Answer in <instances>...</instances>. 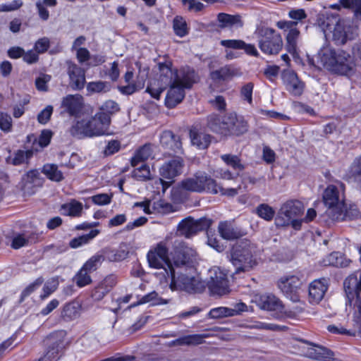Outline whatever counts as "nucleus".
Listing matches in <instances>:
<instances>
[{"instance_id": "3", "label": "nucleus", "mask_w": 361, "mask_h": 361, "mask_svg": "<svg viewBox=\"0 0 361 361\" xmlns=\"http://www.w3.org/2000/svg\"><path fill=\"white\" fill-rule=\"evenodd\" d=\"M111 118L104 113H97L94 116L77 121L69 130L71 135L81 138L94 137L106 133Z\"/></svg>"}, {"instance_id": "2", "label": "nucleus", "mask_w": 361, "mask_h": 361, "mask_svg": "<svg viewBox=\"0 0 361 361\" xmlns=\"http://www.w3.org/2000/svg\"><path fill=\"white\" fill-rule=\"evenodd\" d=\"M197 81V76L194 69L188 66L181 68L174 82L169 85L170 88L165 99L166 106L174 108L180 104L185 97V90L191 88Z\"/></svg>"}, {"instance_id": "40", "label": "nucleus", "mask_w": 361, "mask_h": 361, "mask_svg": "<svg viewBox=\"0 0 361 361\" xmlns=\"http://www.w3.org/2000/svg\"><path fill=\"white\" fill-rule=\"evenodd\" d=\"M42 173L53 181L59 182L63 179V173L59 170L58 166L54 164H45Z\"/></svg>"}, {"instance_id": "47", "label": "nucleus", "mask_w": 361, "mask_h": 361, "mask_svg": "<svg viewBox=\"0 0 361 361\" xmlns=\"http://www.w3.org/2000/svg\"><path fill=\"white\" fill-rule=\"evenodd\" d=\"M35 152V150L33 149L31 145H29V147L25 151L18 150L13 159V164L14 165H20L23 163H27Z\"/></svg>"}, {"instance_id": "53", "label": "nucleus", "mask_w": 361, "mask_h": 361, "mask_svg": "<svg viewBox=\"0 0 361 361\" xmlns=\"http://www.w3.org/2000/svg\"><path fill=\"white\" fill-rule=\"evenodd\" d=\"M109 90V83L104 81L90 82L87 85V90L91 93L106 92Z\"/></svg>"}, {"instance_id": "51", "label": "nucleus", "mask_w": 361, "mask_h": 361, "mask_svg": "<svg viewBox=\"0 0 361 361\" xmlns=\"http://www.w3.org/2000/svg\"><path fill=\"white\" fill-rule=\"evenodd\" d=\"M90 274V271L82 267L74 277V281L77 286L79 287H83L90 284L92 282Z\"/></svg>"}, {"instance_id": "19", "label": "nucleus", "mask_w": 361, "mask_h": 361, "mask_svg": "<svg viewBox=\"0 0 361 361\" xmlns=\"http://www.w3.org/2000/svg\"><path fill=\"white\" fill-rule=\"evenodd\" d=\"M281 78L286 90L293 96L302 94L305 84L298 77L297 74L290 70H284Z\"/></svg>"}, {"instance_id": "11", "label": "nucleus", "mask_w": 361, "mask_h": 361, "mask_svg": "<svg viewBox=\"0 0 361 361\" xmlns=\"http://www.w3.org/2000/svg\"><path fill=\"white\" fill-rule=\"evenodd\" d=\"M66 334L63 331L51 333L45 340L47 350L38 361H57L65 347Z\"/></svg>"}, {"instance_id": "18", "label": "nucleus", "mask_w": 361, "mask_h": 361, "mask_svg": "<svg viewBox=\"0 0 361 361\" xmlns=\"http://www.w3.org/2000/svg\"><path fill=\"white\" fill-rule=\"evenodd\" d=\"M69 86L73 90H82L85 85V71L71 61H66Z\"/></svg>"}, {"instance_id": "14", "label": "nucleus", "mask_w": 361, "mask_h": 361, "mask_svg": "<svg viewBox=\"0 0 361 361\" xmlns=\"http://www.w3.org/2000/svg\"><path fill=\"white\" fill-rule=\"evenodd\" d=\"M147 259L151 267L161 269V274L164 278H166L167 274L164 271H169L167 264L169 263V250L164 243H159L154 250H151L147 254Z\"/></svg>"}, {"instance_id": "64", "label": "nucleus", "mask_w": 361, "mask_h": 361, "mask_svg": "<svg viewBox=\"0 0 361 361\" xmlns=\"http://www.w3.org/2000/svg\"><path fill=\"white\" fill-rule=\"evenodd\" d=\"M51 80V76L47 74H43L36 78L35 86L39 91L46 92L48 90L47 82Z\"/></svg>"}, {"instance_id": "61", "label": "nucleus", "mask_w": 361, "mask_h": 361, "mask_svg": "<svg viewBox=\"0 0 361 361\" xmlns=\"http://www.w3.org/2000/svg\"><path fill=\"white\" fill-rule=\"evenodd\" d=\"M121 148V142L117 140H111L107 142L103 154L105 157L111 156L118 152Z\"/></svg>"}, {"instance_id": "23", "label": "nucleus", "mask_w": 361, "mask_h": 361, "mask_svg": "<svg viewBox=\"0 0 361 361\" xmlns=\"http://www.w3.org/2000/svg\"><path fill=\"white\" fill-rule=\"evenodd\" d=\"M353 326L352 329H346L342 326H337L335 325H329L327 327L329 331L338 334H345L350 336H358L361 338V307H357V312H353Z\"/></svg>"}, {"instance_id": "42", "label": "nucleus", "mask_w": 361, "mask_h": 361, "mask_svg": "<svg viewBox=\"0 0 361 361\" xmlns=\"http://www.w3.org/2000/svg\"><path fill=\"white\" fill-rule=\"evenodd\" d=\"M248 123L243 116L235 114L233 125L231 126L230 135H240L248 130Z\"/></svg>"}, {"instance_id": "6", "label": "nucleus", "mask_w": 361, "mask_h": 361, "mask_svg": "<svg viewBox=\"0 0 361 361\" xmlns=\"http://www.w3.org/2000/svg\"><path fill=\"white\" fill-rule=\"evenodd\" d=\"M195 251L188 247L186 243L180 240H176L173 243V251L171 253L169 263L167 264L169 271H176V269H184L185 271H194L193 262Z\"/></svg>"}, {"instance_id": "7", "label": "nucleus", "mask_w": 361, "mask_h": 361, "mask_svg": "<svg viewBox=\"0 0 361 361\" xmlns=\"http://www.w3.org/2000/svg\"><path fill=\"white\" fill-rule=\"evenodd\" d=\"M164 271L168 277L171 278L170 288L171 290H184L189 293H201L204 289V284L197 276L190 274L180 273L176 278V271Z\"/></svg>"}, {"instance_id": "44", "label": "nucleus", "mask_w": 361, "mask_h": 361, "mask_svg": "<svg viewBox=\"0 0 361 361\" xmlns=\"http://www.w3.org/2000/svg\"><path fill=\"white\" fill-rule=\"evenodd\" d=\"M116 283V277L114 276H109L104 280L103 283L95 288L94 292L93 293L92 295L97 300L101 299L105 294V293L108 292L109 289L104 290V286H106L109 288H112L114 286H115Z\"/></svg>"}, {"instance_id": "1", "label": "nucleus", "mask_w": 361, "mask_h": 361, "mask_svg": "<svg viewBox=\"0 0 361 361\" xmlns=\"http://www.w3.org/2000/svg\"><path fill=\"white\" fill-rule=\"evenodd\" d=\"M317 23L324 36L329 37L331 35L332 39L337 44H344L357 35L356 27L351 25L349 21L338 19L335 16H319Z\"/></svg>"}, {"instance_id": "8", "label": "nucleus", "mask_w": 361, "mask_h": 361, "mask_svg": "<svg viewBox=\"0 0 361 361\" xmlns=\"http://www.w3.org/2000/svg\"><path fill=\"white\" fill-rule=\"evenodd\" d=\"M302 204L298 200H288L284 202L275 219L277 226H285L290 224L294 228L298 226L297 219L303 213Z\"/></svg>"}, {"instance_id": "22", "label": "nucleus", "mask_w": 361, "mask_h": 361, "mask_svg": "<svg viewBox=\"0 0 361 361\" xmlns=\"http://www.w3.org/2000/svg\"><path fill=\"white\" fill-rule=\"evenodd\" d=\"M247 311V306L243 302H238L232 307H219L212 309L208 316L211 319H222L224 317H234Z\"/></svg>"}, {"instance_id": "4", "label": "nucleus", "mask_w": 361, "mask_h": 361, "mask_svg": "<svg viewBox=\"0 0 361 361\" xmlns=\"http://www.w3.org/2000/svg\"><path fill=\"white\" fill-rule=\"evenodd\" d=\"M319 57L323 66L335 73L349 76L354 73L353 58L346 52L325 49L319 54Z\"/></svg>"}, {"instance_id": "31", "label": "nucleus", "mask_w": 361, "mask_h": 361, "mask_svg": "<svg viewBox=\"0 0 361 361\" xmlns=\"http://www.w3.org/2000/svg\"><path fill=\"white\" fill-rule=\"evenodd\" d=\"M218 229L221 236L226 240H234L241 236L240 231L231 221L220 222Z\"/></svg>"}, {"instance_id": "36", "label": "nucleus", "mask_w": 361, "mask_h": 361, "mask_svg": "<svg viewBox=\"0 0 361 361\" xmlns=\"http://www.w3.org/2000/svg\"><path fill=\"white\" fill-rule=\"evenodd\" d=\"M237 75H238V70L230 66H225L210 73L211 78L215 82L226 80Z\"/></svg>"}, {"instance_id": "5", "label": "nucleus", "mask_w": 361, "mask_h": 361, "mask_svg": "<svg viewBox=\"0 0 361 361\" xmlns=\"http://www.w3.org/2000/svg\"><path fill=\"white\" fill-rule=\"evenodd\" d=\"M254 251L253 245L247 240L238 242L233 247L231 262L235 267L234 274L250 271L257 265Z\"/></svg>"}, {"instance_id": "24", "label": "nucleus", "mask_w": 361, "mask_h": 361, "mask_svg": "<svg viewBox=\"0 0 361 361\" xmlns=\"http://www.w3.org/2000/svg\"><path fill=\"white\" fill-rule=\"evenodd\" d=\"M333 210H329V213L331 214V221L329 222L353 220L358 218L360 212L355 205H350L347 207L346 204L343 206L336 212L334 213Z\"/></svg>"}, {"instance_id": "60", "label": "nucleus", "mask_w": 361, "mask_h": 361, "mask_svg": "<svg viewBox=\"0 0 361 361\" xmlns=\"http://www.w3.org/2000/svg\"><path fill=\"white\" fill-rule=\"evenodd\" d=\"M59 285V282L57 279H51L49 280L44 286L43 288V294L41 295V298L44 299L47 297H48L50 294H51L53 292H54Z\"/></svg>"}, {"instance_id": "9", "label": "nucleus", "mask_w": 361, "mask_h": 361, "mask_svg": "<svg viewBox=\"0 0 361 361\" xmlns=\"http://www.w3.org/2000/svg\"><path fill=\"white\" fill-rule=\"evenodd\" d=\"M256 34L259 37V47L264 54H277L282 49V38L274 30L259 27L256 30Z\"/></svg>"}, {"instance_id": "54", "label": "nucleus", "mask_w": 361, "mask_h": 361, "mask_svg": "<svg viewBox=\"0 0 361 361\" xmlns=\"http://www.w3.org/2000/svg\"><path fill=\"white\" fill-rule=\"evenodd\" d=\"M222 117L216 114H212L207 118V126L213 131L221 134Z\"/></svg>"}, {"instance_id": "37", "label": "nucleus", "mask_w": 361, "mask_h": 361, "mask_svg": "<svg viewBox=\"0 0 361 361\" xmlns=\"http://www.w3.org/2000/svg\"><path fill=\"white\" fill-rule=\"evenodd\" d=\"M81 305L77 301H72L65 305L61 311V317L66 321H71L80 317Z\"/></svg>"}, {"instance_id": "59", "label": "nucleus", "mask_w": 361, "mask_h": 361, "mask_svg": "<svg viewBox=\"0 0 361 361\" xmlns=\"http://www.w3.org/2000/svg\"><path fill=\"white\" fill-rule=\"evenodd\" d=\"M44 281V279L42 277L37 279L33 283L30 284L27 287H26L22 292L20 302H23L25 298L30 295L32 292H34L38 287H39Z\"/></svg>"}, {"instance_id": "28", "label": "nucleus", "mask_w": 361, "mask_h": 361, "mask_svg": "<svg viewBox=\"0 0 361 361\" xmlns=\"http://www.w3.org/2000/svg\"><path fill=\"white\" fill-rule=\"evenodd\" d=\"M51 137L52 133L49 130H42L38 140L35 135H29L27 137L26 147L28 148L31 144L33 149L38 152L49 144Z\"/></svg>"}, {"instance_id": "27", "label": "nucleus", "mask_w": 361, "mask_h": 361, "mask_svg": "<svg viewBox=\"0 0 361 361\" xmlns=\"http://www.w3.org/2000/svg\"><path fill=\"white\" fill-rule=\"evenodd\" d=\"M332 9L340 11L341 8L350 9L353 13V20L361 23V0H339L338 3L329 6Z\"/></svg>"}, {"instance_id": "58", "label": "nucleus", "mask_w": 361, "mask_h": 361, "mask_svg": "<svg viewBox=\"0 0 361 361\" xmlns=\"http://www.w3.org/2000/svg\"><path fill=\"white\" fill-rule=\"evenodd\" d=\"M119 109V106L116 102L108 100L100 107L101 111L99 113H104L111 117V115L118 112Z\"/></svg>"}, {"instance_id": "46", "label": "nucleus", "mask_w": 361, "mask_h": 361, "mask_svg": "<svg viewBox=\"0 0 361 361\" xmlns=\"http://www.w3.org/2000/svg\"><path fill=\"white\" fill-rule=\"evenodd\" d=\"M42 179L39 177V173L37 170L30 171L27 175L25 183V188H30L32 186L39 187L42 185Z\"/></svg>"}, {"instance_id": "26", "label": "nucleus", "mask_w": 361, "mask_h": 361, "mask_svg": "<svg viewBox=\"0 0 361 361\" xmlns=\"http://www.w3.org/2000/svg\"><path fill=\"white\" fill-rule=\"evenodd\" d=\"M61 106L70 115L75 116L83 107V97L80 94H69L63 99Z\"/></svg>"}, {"instance_id": "63", "label": "nucleus", "mask_w": 361, "mask_h": 361, "mask_svg": "<svg viewBox=\"0 0 361 361\" xmlns=\"http://www.w3.org/2000/svg\"><path fill=\"white\" fill-rule=\"evenodd\" d=\"M0 128L7 133L11 130L12 118L8 114L0 112Z\"/></svg>"}, {"instance_id": "48", "label": "nucleus", "mask_w": 361, "mask_h": 361, "mask_svg": "<svg viewBox=\"0 0 361 361\" xmlns=\"http://www.w3.org/2000/svg\"><path fill=\"white\" fill-rule=\"evenodd\" d=\"M221 158L228 166H230L234 170L243 171L245 169L240 158L236 155L223 154Z\"/></svg>"}, {"instance_id": "39", "label": "nucleus", "mask_w": 361, "mask_h": 361, "mask_svg": "<svg viewBox=\"0 0 361 361\" xmlns=\"http://www.w3.org/2000/svg\"><path fill=\"white\" fill-rule=\"evenodd\" d=\"M219 21L222 23V27H234L235 28L242 27L243 22L239 15H229L226 13H219L218 15Z\"/></svg>"}, {"instance_id": "15", "label": "nucleus", "mask_w": 361, "mask_h": 361, "mask_svg": "<svg viewBox=\"0 0 361 361\" xmlns=\"http://www.w3.org/2000/svg\"><path fill=\"white\" fill-rule=\"evenodd\" d=\"M207 286L213 295H224L229 292L226 274L219 267L209 270Z\"/></svg>"}, {"instance_id": "17", "label": "nucleus", "mask_w": 361, "mask_h": 361, "mask_svg": "<svg viewBox=\"0 0 361 361\" xmlns=\"http://www.w3.org/2000/svg\"><path fill=\"white\" fill-rule=\"evenodd\" d=\"M183 167V159L180 157H175L165 162L159 169L160 175L163 178L168 179L170 182H166L159 179L160 183L163 186V190L169 186V183L173 182V179L182 173Z\"/></svg>"}, {"instance_id": "29", "label": "nucleus", "mask_w": 361, "mask_h": 361, "mask_svg": "<svg viewBox=\"0 0 361 361\" xmlns=\"http://www.w3.org/2000/svg\"><path fill=\"white\" fill-rule=\"evenodd\" d=\"M124 80L126 85L118 87L120 92L124 94H132L143 88L145 85L143 80L137 78L135 82L133 81V72L131 71H128L126 73Z\"/></svg>"}, {"instance_id": "57", "label": "nucleus", "mask_w": 361, "mask_h": 361, "mask_svg": "<svg viewBox=\"0 0 361 361\" xmlns=\"http://www.w3.org/2000/svg\"><path fill=\"white\" fill-rule=\"evenodd\" d=\"M104 259V257L102 255H94L85 262L82 267L91 273L97 269L98 266L102 264Z\"/></svg>"}, {"instance_id": "12", "label": "nucleus", "mask_w": 361, "mask_h": 361, "mask_svg": "<svg viewBox=\"0 0 361 361\" xmlns=\"http://www.w3.org/2000/svg\"><path fill=\"white\" fill-rule=\"evenodd\" d=\"M212 224V220L207 217L195 219L192 216H188L178 224L177 233L190 238L198 232L208 229Z\"/></svg>"}, {"instance_id": "38", "label": "nucleus", "mask_w": 361, "mask_h": 361, "mask_svg": "<svg viewBox=\"0 0 361 361\" xmlns=\"http://www.w3.org/2000/svg\"><path fill=\"white\" fill-rule=\"evenodd\" d=\"M258 305L261 309L267 311H275L281 307V301L273 295H262Z\"/></svg>"}, {"instance_id": "55", "label": "nucleus", "mask_w": 361, "mask_h": 361, "mask_svg": "<svg viewBox=\"0 0 361 361\" xmlns=\"http://www.w3.org/2000/svg\"><path fill=\"white\" fill-rule=\"evenodd\" d=\"M235 114L230 113L222 116V125L221 134L230 135L231 126L233 125Z\"/></svg>"}, {"instance_id": "49", "label": "nucleus", "mask_w": 361, "mask_h": 361, "mask_svg": "<svg viewBox=\"0 0 361 361\" xmlns=\"http://www.w3.org/2000/svg\"><path fill=\"white\" fill-rule=\"evenodd\" d=\"M257 214L262 219L269 221L275 214L274 209L267 204H261L256 208Z\"/></svg>"}, {"instance_id": "13", "label": "nucleus", "mask_w": 361, "mask_h": 361, "mask_svg": "<svg viewBox=\"0 0 361 361\" xmlns=\"http://www.w3.org/2000/svg\"><path fill=\"white\" fill-rule=\"evenodd\" d=\"M323 200L326 207L324 218L329 223L331 221V214L329 213V211L331 209L334 212V213H337L345 204L343 194L341 192L336 185H330L324 192Z\"/></svg>"}, {"instance_id": "32", "label": "nucleus", "mask_w": 361, "mask_h": 361, "mask_svg": "<svg viewBox=\"0 0 361 361\" xmlns=\"http://www.w3.org/2000/svg\"><path fill=\"white\" fill-rule=\"evenodd\" d=\"M190 137L192 145L200 149H207L211 142L212 138L211 135L199 132L195 128L190 129Z\"/></svg>"}, {"instance_id": "33", "label": "nucleus", "mask_w": 361, "mask_h": 361, "mask_svg": "<svg viewBox=\"0 0 361 361\" xmlns=\"http://www.w3.org/2000/svg\"><path fill=\"white\" fill-rule=\"evenodd\" d=\"M160 143L165 148L170 149L176 152L181 147L179 137L175 135L170 130H165L161 134Z\"/></svg>"}, {"instance_id": "56", "label": "nucleus", "mask_w": 361, "mask_h": 361, "mask_svg": "<svg viewBox=\"0 0 361 361\" xmlns=\"http://www.w3.org/2000/svg\"><path fill=\"white\" fill-rule=\"evenodd\" d=\"M173 30L179 37H183L188 34L186 22L181 17H176L173 20Z\"/></svg>"}, {"instance_id": "30", "label": "nucleus", "mask_w": 361, "mask_h": 361, "mask_svg": "<svg viewBox=\"0 0 361 361\" xmlns=\"http://www.w3.org/2000/svg\"><path fill=\"white\" fill-rule=\"evenodd\" d=\"M157 66L160 73L159 80L162 85L166 86L173 82L176 75L180 73V69L175 71L172 70V63L169 61L159 63Z\"/></svg>"}, {"instance_id": "34", "label": "nucleus", "mask_w": 361, "mask_h": 361, "mask_svg": "<svg viewBox=\"0 0 361 361\" xmlns=\"http://www.w3.org/2000/svg\"><path fill=\"white\" fill-rule=\"evenodd\" d=\"M209 334H191L180 337L176 339L178 346H193L198 345L204 343V338L210 337Z\"/></svg>"}, {"instance_id": "43", "label": "nucleus", "mask_w": 361, "mask_h": 361, "mask_svg": "<svg viewBox=\"0 0 361 361\" xmlns=\"http://www.w3.org/2000/svg\"><path fill=\"white\" fill-rule=\"evenodd\" d=\"M99 233L97 229L92 230L89 233L75 238L70 241V246L72 248H77L82 245L88 243L92 239Z\"/></svg>"}, {"instance_id": "52", "label": "nucleus", "mask_w": 361, "mask_h": 361, "mask_svg": "<svg viewBox=\"0 0 361 361\" xmlns=\"http://www.w3.org/2000/svg\"><path fill=\"white\" fill-rule=\"evenodd\" d=\"M133 174L135 178L140 180H147L151 178L149 166L142 162L140 166L134 169Z\"/></svg>"}, {"instance_id": "16", "label": "nucleus", "mask_w": 361, "mask_h": 361, "mask_svg": "<svg viewBox=\"0 0 361 361\" xmlns=\"http://www.w3.org/2000/svg\"><path fill=\"white\" fill-rule=\"evenodd\" d=\"M298 341L308 345L302 348L301 350L303 356L319 361L334 360V353L332 350L302 338L298 339Z\"/></svg>"}, {"instance_id": "20", "label": "nucleus", "mask_w": 361, "mask_h": 361, "mask_svg": "<svg viewBox=\"0 0 361 361\" xmlns=\"http://www.w3.org/2000/svg\"><path fill=\"white\" fill-rule=\"evenodd\" d=\"M297 24V22L293 21H279L277 23L278 27L288 31L286 35V47L288 52L293 56L296 54L297 40L300 35L299 30L295 27Z\"/></svg>"}, {"instance_id": "35", "label": "nucleus", "mask_w": 361, "mask_h": 361, "mask_svg": "<svg viewBox=\"0 0 361 361\" xmlns=\"http://www.w3.org/2000/svg\"><path fill=\"white\" fill-rule=\"evenodd\" d=\"M350 260L346 259L342 253L333 252L323 259L324 266H334L337 267H345L349 265Z\"/></svg>"}, {"instance_id": "21", "label": "nucleus", "mask_w": 361, "mask_h": 361, "mask_svg": "<svg viewBox=\"0 0 361 361\" xmlns=\"http://www.w3.org/2000/svg\"><path fill=\"white\" fill-rule=\"evenodd\" d=\"M300 285L301 281L300 279L293 275L281 277L278 283V286L281 290L293 301L298 300L296 293Z\"/></svg>"}, {"instance_id": "10", "label": "nucleus", "mask_w": 361, "mask_h": 361, "mask_svg": "<svg viewBox=\"0 0 361 361\" xmlns=\"http://www.w3.org/2000/svg\"><path fill=\"white\" fill-rule=\"evenodd\" d=\"M180 187L187 191L216 193L215 180L204 172H197L192 177L183 179Z\"/></svg>"}, {"instance_id": "25", "label": "nucleus", "mask_w": 361, "mask_h": 361, "mask_svg": "<svg viewBox=\"0 0 361 361\" xmlns=\"http://www.w3.org/2000/svg\"><path fill=\"white\" fill-rule=\"evenodd\" d=\"M327 290L325 279L314 280L309 286V300L312 303H319L324 298Z\"/></svg>"}, {"instance_id": "41", "label": "nucleus", "mask_w": 361, "mask_h": 361, "mask_svg": "<svg viewBox=\"0 0 361 361\" xmlns=\"http://www.w3.org/2000/svg\"><path fill=\"white\" fill-rule=\"evenodd\" d=\"M152 149L149 145H145L140 148L135 155L131 159V164L133 166L136 167L140 162H143L151 157Z\"/></svg>"}, {"instance_id": "50", "label": "nucleus", "mask_w": 361, "mask_h": 361, "mask_svg": "<svg viewBox=\"0 0 361 361\" xmlns=\"http://www.w3.org/2000/svg\"><path fill=\"white\" fill-rule=\"evenodd\" d=\"M62 209L69 216H79L82 210V204L79 202L73 200L69 204H63Z\"/></svg>"}, {"instance_id": "45", "label": "nucleus", "mask_w": 361, "mask_h": 361, "mask_svg": "<svg viewBox=\"0 0 361 361\" xmlns=\"http://www.w3.org/2000/svg\"><path fill=\"white\" fill-rule=\"evenodd\" d=\"M348 178L361 183V157L355 159L348 173Z\"/></svg>"}, {"instance_id": "62", "label": "nucleus", "mask_w": 361, "mask_h": 361, "mask_svg": "<svg viewBox=\"0 0 361 361\" xmlns=\"http://www.w3.org/2000/svg\"><path fill=\"white\" fill-rule=\"evenodd\" d=\"M128 252L123 249L111 250L106 254V258L111 262H116L127 257Z\"/></svg>"}]
</instances>
